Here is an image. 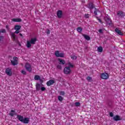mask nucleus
<instances>
[{"label": "nucleus", "mask_w": 125, "mask_h": 125, "mask_svg": "<svg viewBox=\"0 0 125 125\" xmlns=\"http://www.w3.org/2000/svg\"><path fill=\"white\" fill-rule=\"evenodd\" d=\"M17 119L21 123L23 124H29V122H30V118H24V117L20 115H17Z\"/></svg>", "instance_id": "1"}, {"label": "nucleus", "mask_w": 125, "mask_h": 125, "mask_svg": "<svg viewBox=\"0 0 125 125\" xmlns=\"http://www.w3.org/2000/svg\"><path fill=\"white\" fill-rule=\"evenodd\" d=\"M37 39V38H31L30 41H27L26 42V47L27 48H30L32 46V44H36Z\"/></svg>", "instance_id": "2"}, {"label": "nucleus", "mask_w": 125, "mask_h": 125, "mask_svg": "<svg viewBox=\"0 0 125 125\" xmlns=\"http://www.w3.org/2000/svg\"><path fill=\"white\" fill-rule=\"evenodd\" d=\"M101 78L102 80H108L109 79V74L106 72L101 74Z\"/></svg>", "instance_id": "3"}, {"label": "nucleus", "mask_w": 125, "mask_h": 125, "mask_svg": "<svg viewBox=\"0 0 125 125\" xmlns=\"http://www.w3.org/2000/svg\"><path fill=\"white\" fill-rule=\"evenodd\" d=\"M71 72H72V70L70 68V67L66 66L64 68L63 72L66 75H69V74H71Z\"/></svg>", "instance_id": "4"}, {"label": "nucleus", "mask_w": 125, "mask_h": 125, "mask_svg": "<svg viewBox=\"0 0 125 125\" xmlns=\"http://www.w3.org/2000/svg\"><path fill=\"white\" fill-rule=\"evenodd\" d=\"M13 61H11V63L13 66H15V65H17L18 64V59L17 57H14L13 58Z\"/></svg>", "instance_id": "5"}, {"label": "nucleus", "mask_w": 125, "mask_h": 125, "mask_svg": "<svg viewBox=\"0 0 125 125\" xmlns=\"http://www.w3.org/2000/svg\"><path fill=\"white\" fill-rule=\"evenodd\" d=\"M25 68L26 71H28V72H32V66L28 63H26L25 64Z\"/></svg>", "instance_id": "6"}, {"label": "nucleus", "mask_w": 125, "mask_h": 125, "mask_svg": "<svg viewBox=\"0 0 125 125\" xmlns=\"http://www.w3.org/2000/svg\"><path fill=\"white\" fill-rule=\"evenodd\" d=\"M117 16L120 18H123L125 16V12H123V11H119L117 12Z\"/></svg>", "instance_id": "7"}, {"label": "nucleus", "mask_w": 125, "mask_h": 125, "mask_svg": "<svg viewBox=\"0 0 125 125\" xmlns=\"http://www.w3.org/2000/svg\"><path fill=\"white\" fill-rule=\"evenodd\" d=\"M55 55L57 57H62L63 58L64 57V53H59V51H56L55 52Z\"/></svg>", "instance_id": "8"}, {"label": "nucleus", "mask_w": 125, "mask_h": 125, "mask_svg": "<svg viewBox=\"0 0 125 125\" xmlns=\"http://www.w3.org/2000/svg\"><path fill=\"white\" fill-rule=\"evenodd\" d=\"M5 73L7 76H12V72L11 71V69L10 68H7L5 70Z\"/></svg>", "instance_id": "9"}, {"label": "nucleus", "mask_w": 125, "mask_h": 125, "mask_svg": "<svg viewBox=\"0 0 125 125\" xmlns=\"http://www.w3.org/2000/svg\"><path fill=\"white\" fill-rule=\"evenodd\" d=\"M10 36L11 37V39L14 41V42H16L17 41V37H16V35L13 32L10 33Z\"/></svg>", "instance_id": "10"}, {"label": "nucleus", "mask_w": 125, "mask_h": 125, "mask_svg": "<svg viewBox=\"0 0 125 125\" xmlns=\"http://www.w3.org/2000/svg\"><path fill=\"white\" fill-rule=\"evenodd\" d=\"M58 61H59V64H60V65H65L66 63L65 60L60 58H58Z\"/></svg>", "instance_id": "11"}, {"label": "nucleus", "mask_w": 125, "mask_h": 125, "mask_svg": "<svg viewBox=\"0 0 125 125\" xmlns=\"http://www.w3.org/2000/svg\"><path fill=\"white\" fill-rule=\"evenodd\" d=\"M55 83V82H54V80H50L46 83V84L48 86H50V85H52V84H53Z\"/></svg>", "instance_id": "12"}, {"label": "nucleus", "mask_w": 125, "mask_h": 125, "mask_svg": "<svg viewBox=\"0 0 125 125\" xmlns=\"http://www.w3.org/2000/svg\"><path fill=\"white\" fill-rule=\"evenodd\" d=\"M87 7L88 8H89L90 10H91V9H93V8H94V5H93V3L90 2L87 5Z\"/></svg>", "instance_id": "13"}, {"label": "nucleus", "mask_w": 125, "mask_h": 125, "mask_svg": "<svg viewBox=\"0 0 125 125\" xmlns=\"http://www.w3.org/2000/svg\"><path fill=\"white\" fill-rule=\"evenodd\" d=\"M62 12L61 10L58 11L57 13V16H58V18H62Z\"/></svg>", "instance_id": "14"}, {"label": "nucleus", "mask_w": 125, "mask_h": 125, "mask_svg": "<svg viewBox=\"0 0 125 125\" xmlns=\"http://www.w3.org/2000/svg\"><path fill=\"white\" fill-rule=\"evenodd\" d=\"M114 121H115L116 122H117V121H121L122 120V118L120 116L116 115L113 117Z\"/></svg>", "instance_id": "15"}, {"label": "nucleus", "mask_w": 125, "mask_h": 125, "mask_svg": "<svg viewBox=\"0 0 125 125\" xmlns=\"http://www.w3.org/2000/svg\"><path fill=\"white\" fill-rule=\"evenodd\" d=\"M104 20L106 21L107 24H111V19L108 17H106L104 18Z\"/></svg>", "instance_id": "16"}, {"label": "nucleus", "mask_w": 125, "mask_h": 125, "mask_svg": "<svg viewBox=\"0 0 125 125\" xmlns=\"http://www.w3.org/2000/svg\"><path fill=\"white\" fill-rule=\"evenodd\" d=\"M11 20L13 22H22V20L20 18L12 19Z\"/></svg>", "instance_id": "17"}, {"label": "nucleus", "mask_w": 125, "mask_h": 125, "mask_svg": "<svg viewBox=\"0 0 125 125\" xmlns=\"http://www.w3.org/2000/svg\"><path fill=\"white\" fill-rule=\"evenodd\" d=\"M9 116L11 117H13V116H15L16 115V113L15 112V110H12L9 113Z\"/></svg>", "instance_id": "18"}, {"label": "nucleus", "mask_w": 125, "mask_h": 125, "mask_svg": "<svg viewBox=\"0 0 125 125\" xmlns=\"http://www.w3.org/2000/svg\"><path fill=\"white\" fill-rule=\"evenodd\" d=\"M36 90L37 91H40V89H41V84L37 83H36Z\"/></svg>", "instance_id": "19"}, {"label": "nucleus", "mask_w": 125, "mask_h": 125, "mask_svg": "<svg viewBox=\"0 0 125 125\" xmlns=\"http://www.w3.org/2000/svg\"><path fill=\"white\" fill-rule=\"evenodd\" d=\"M115 32L116 33H117V34H118V35H120V36H123V33H122V31H121V30H119V28H116Z\"/></svg>", "instance_id": "20"}, {"label": "nucleus", "mask_w": 125, "mask_h": 125, "mask_svg": "<svg viewBox=\"0 0 125 125\" xmlns=\"http://www.w3.org/2000/svg\"><path fill=\"white\" fill-rule=\"evenodd\" d=\"M82 36L87 41H90V37L88 35H85V34H83Z\"/></svg>", "instance_id": "21"}, {"label": "nucleus", "mask_w": 125, "mask_h": 125, "mask_svg": "<svg viewBox=\"0 0 125 125\" xmlns=\"http://www.w3.org/2000/svg\"><path fill=\"white\" fill-rule=\"evenodd\" d=\"M34 79L36 81H38L39 80V81H42V79H41V77L39 75H35V76L34 77Z\"/></svg>", "instance_id": "22"}, {"label": "nucleus", "mask_w": 125, "mask_h": 125, "mask_svg": "<svg viewBox=\"0 0 125 125\" xmlns=\"http://www.w3.org/2000/svg\"><path fill=\"white\" fill-rule=\"evenodd\" d=\"M21 29V26L20 25H15V30H19Z\"/></svg>", "instance_id": "23"}, {"label": "nucleus", "mask_w": 125, "mask_h": 125, "mask_svg": "<svg viewBox=\"0 0 125 125\" xmlns=\"http://www.w3.org/2000/svg\"><path fill=\"white\" fill-rule=\"evenodd\" d=\"M67 65H68V66H67V67H69V68H73L74 67V65H73V64H72L70 62H68Z\"/></svg>", "instance_id": "24"}, {"label": "nucleus", "mask_w": 125, "mask_h": 125, "mask_svg": "<svg viewBox=\"0 0 125 125\" xmlns=\"http://www.w3.org/2000/svg\"><path fill=\"white\" fill-rule=\"evenodd\" d=\"M98 51L99 52H102V51H103V48H102V47L100 46L98 48Z\"/></svg>", "instance_id": "25"}, {"label": "nucleus", "mask_w": 125, "mask_h": 125, "mask_svg": "<svg viewBox=\"0 0 125 125\" xmlns=\"http://www.w3.org/2000/svg\"><path fill=\"white\" fill-rule=\"evenodd\" d=\"M58 99L61 102H62V101H63V97H62V96H59L58 97Z\"/></svg>", "instance_id": "26"}, {"label": "nucleus", "mask_w": 125, "mask_h": 125, "mask_svg": "<svg viewBox=\"0 0 125 125\" xmlns=\"http://www.w3.org/2000/svg\"><path fill=\"white\" fill-rule=\"evenodd\" d=\"M77 31H78L79 33H81L82 31H83V28H82V27H78Z\"/></svg>", "instance_id": "27"}, {"label": "nucleus", "mask_w": 125, "mask_h": 125, "mask_svg": "<svg viewBox=\"0 0 125 125\" xmlns=\"http://www.w3.org/2000/svg\"><path fill=\"white\" fill-rule=\"evenodd\" d=\"M88 82H91L92 81V78L89 76H88L86 78Z\"/></svg>", "instance_id": "28"}, {"label": "nucleus", "mask_w": 125, "mask_h": 125, "mask_svg": "<svg viewBox=\"0 0 125 125\" xmlns=\"http://www.w3.org/2000/svg\"><path fill=\"white\" fill-rule=\"evenodd\" d=\"M71 58L73 60H76V59H77V56H74V55H72V56H71Z\"/></svg>", "instance_id": "29"}, {"label": "nucleus", "mask_w": 125, "mask_h": 125, "mask_svg": "<svg viewBox=\"0 0 125 125\" xmlns=\"http://www.w3.org/2000/svg\"><path fill=\"white\" fill-rule=\"evenodd\" d=\"M95 11L94 12V13L95 15H97V12H99V11L97 10L96 8H95Z\"/></svg>", "instance_id": "30"}, {"label": "nucleus", "mask_w": 125, "mask_h": 125, "mask_svg": "<svg viewBox=\"0 0 125 125\" xmlns=\"http://www.w3.org/2000/svg\"><path fill=\"white\" fill-rule=\"evenodd\" d=\"M57 68L59 70H61V69H62V66H61L60 64H59L57 66Z\"/></svg>", "instance_id": "31"}, {"label": "nucleus", "mask_w": 125, "mask_h": 125, "mask_svg": "<svg viewBox=\"0 0 125 125\" xmlns=\"http://www.w3.org/2000/svg\"><path fill=\"white\" fill-rule=\"evenodd\" d=\"M75 105L76 107H78V106H80L81 105V103L79 102L75 103Z\"/></svg>", "instance_id": "32"}, {"label": "nucleus", "mask_w": 125, "mask_h": 125, "mask_svg": "<svg viewBox=\"0 0 125 125\" xmlns=\"http://www.w3.org/2000/svg\"><path fill=\"white\" fill-rule=\"evenodd\" d=\"M21 73L22 75H27V72H26L25 70H21Z\"/></svg>", "instance_id": "33"}, {"label": "nucleus", "mask_w": 125, "mask_h": 125, "mask_svg": "<svg viewBox=\"0 0 125 125\" xmlns=\"http://www.w3.org/2000/svg\"><path fill=\"white\" fill-rule=\"evenodd\" d=\"M46 33L47 35H49V34H50V30H49V29H47Z\"/></svg>", "instance_id": "34"}, {"label": "nucleus", "mask_w": 125, "mask_h": 125, "mask_svg": "<svg viewBox=\"0 0 125 125\" xmlns=\"http://www.w3.org/2000/svg\"><path fill=\"white\" fill-rule=\"evenodd\" d=\"M60 95H62V96L65 95V92H64V91H61L60 92Z\"/></svg>", "instance_id": "35"}, {"label": "nucleus", "mask_w": 125, "mask_h": 125, "mask_svg": "<svg viewBox=\"0 0 125 125\" xmlns=\"http://www.w3.org/2000/svg\"><path fill=\"white\" fill-rule=\"evenodd\" d=\"M85 18H89V14H87L84 15Z\"/></svg>", "instance_id": "36"}, {"label": "nucleus", "mask_w": 125, "mask_h": 125, "mask_svg": "<svg viewBox=\"0 0 125 125\" xmlns=\"http://www.w3.org/2000/svg\"><path fill=\"white\" fill-rule=\"evenodd\" d=\"M46 88L45 87H42L41 88V90L42 91H44V90H45Z\"/></svg>", "instance_id": "37"}, {"label": "nucleus", "mask_w": 125, "mask_h": 125, "mask_svg": "<svg viewBox=\"0 0 125 125\" xmlns=\"http://www.w3.org/2000/svg\"><path fill=\"white\" fill-rule=\"evenodd\" d=\"M110 117H114V114L112 112L109 113Z\"/></svg>", "instance_id": "38"}, {"label": "nucleus", "mask_w": 125, "mask_h": 125, "mask_svg": "<svg viewBox=\"0 0 125 125\" xmlns=\"http://www.w3.org/2000/svg\"><path fill=\"white\" fill-rule=\"evenodd\" d=\"M99 32L101 34H102L103 33V30L102 29H99Z\"/></svg>", "instance_id": "39"}, {"label": "nucleus", "mask_w": 125, "mask_h": 125, "mask_svg": "<svg viewBox=\"0 0 125 125\" xmlns=\"http://www.w3.org/2000/svg\"><path fill=\"white\" fill-rule=\"evenodd\" d=\"M20 33V32L19 30H16L15 32V34H19Z\"/></svg>", "instance_id": "40"}, {"label": "nucleus", "mask_w": 125, "mask_h": 125, "mask_svg": "<svg viewBox=\"0 0 125 125\" xmlns=\"http://www.w3.org/2000/svg\"><path fill=\"white\" fill-rule=\"evenodd\" d=\"M3 40V36H0V42Z\"/></svg>", "instance_id": "41"}, {"label": "nucleus", "mask_w": 125, "mask_h": 125, "mask_svg": "<svg viewBox=\"0 0 125 125\" xmlns=\"http://www.w3.org/2000/svg\"><path fill=\"white\" fill-rule=\"evenodd\" d=\"M1 33H5V29H1Z\"/></svg>", "instance_id": "42"}, {"label": "nucleus", "mask_w": 125, "mask_h": 125, "mask_svg": "<svg viewBox=\"0 0 125 125\" xmlns=\"http://www.w3.org/2000/svg\"><path fill=\"white\" fill-rule=\"evenodd\" d=\"M98 20L100 23H102V21H101V20L100 19H98Z\"/></svg>", "instance_id": "43"}, {"label": "nucleus", "mask_w": 125, "mask_h": 125, "mask_svg": "<svg viewBox=\"0 0 125 125\" xmlns=\"http://www.w3.org/2000/svg\"><path fill=\"white\" fill-rule=\"evenodd\" d=\"M6 28L8 30V29H9V26L8 25H6Z\"/></svg>", "instance_id": "44"}, {"label": "nucleus", "mask_w": 125, "mask_h": 125, "mask_svg": "<svg viewBox=\"0 0 125 125\" xmlns=\"http://www.w3.org/2000/svg\"><path fill=\"white\" fill-rule=\"evenodd\" d=\"M20 36H21V37H22V34H21V33H20Z\"/></svg>", "instance_id": "45"}, {"label": "nucleus", "mask_w": 125, "mask_h": 125, "mask_svg": "<svg viewBox=\"0 0 125 125\" xmlns=\"http://www.w3.org/2000/svg\"><path fill=\"white\" fill-rule=\"evenodd\" d=\"M40 82H41V83H42V80H41V81H40Z\"/></svg>", "instance_id": "46"}]
</instances>
